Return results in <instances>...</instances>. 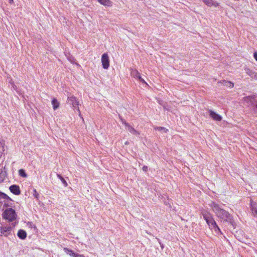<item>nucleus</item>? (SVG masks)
Listing matches in <instances>:
<instances>
[{"mask_svg": "<svg viewBox=\"0 0 257 257\" xmlns=\"http://www.w3.org/2000/svg\"><path fill=\"white\" fill-rule=\"evenodd\" d=\"M209 206L221 222H228L233 225L234 223L233 217L228 211L223 209L214 201L211 202Z\"/></svg>", "mask_w": 257, "mask_h": 257, "instance_id": "obj_1", "label": "nucleus"}, {"mask_svg": "<svg viewBox=\"0 0 257 257\" xmlns=\"http://www.w3.org/2000/svg\"><path fill=\"white\" fill-rule=\"evenodd\" d=\"M201 213L210 229L213 230L216 233H222L213 215L210 212L205 210H202L201 211Z\"/></svg>", "mask_w": 257, "mask_h": 257, "instance_id": "obj_2", "label": "nucleus"}, {"mask_svg": "<svg viewBox=\"0 0 257 257\" xmlns=\"http://www.w3.org/2000/svg\"><path fill=\"white\" fill-rule=\"evenodd\" d=\"M3 217L10 222H12L17 219V215L15 210L10 208L5 209L4 211Z\"/></svg>", "mask_w": 257, "mask_h": 257, "instance_id": "obj_3", "label": "nucleus"}, {"mask_svg": "<svg viewBox=\"0 0 257 257\" xmlns=\"http://www.w3.org/2000/svg\"><path fill=\"white\" fill-rule=\"evenodd\" d=\"M1 199H3L1 201V204L3 205V208H7L11 207L13 205V200L7 194L4 193L0 192Z\"/></svg>", "mask_w": 257, "mask_h": 257, "instance_id": "obj_4", "label": "nucleus"}, {"mask_svg": "<svg viewBox=\"0 0 257 257\" xmlns=\"http://www.w3.org/2000/svg\"><path fill=\"white\" fill-rule=\"evenodd\" d=\"M102 67L104 69H107L109 67V59L108 55L107 53L102 54L101 59Z\"/></svg>", "mask_w": 257, "mask_h": 257, "instance_id": "obj_5", "label": "nucleus"}, {"mask_svg": "<svg viewBox=\"0 0 257 257\" xmlns=\"http://www.w3.org/2000/svg\"><path fill=\"white\" fill-rule=\"evenodd\" d=\"M67 103L69 105H72L74 109L75 108H76V106H78L79 105V101L77 100V98L74 96L68 97L67 99Z\"/></svg>", "mask_w": 257, "mask_h": 257, "instance_id": "obj_6", "label": "nucleus"}, {"mask_svg": "<svg viewBox=\"0 0 257 257\" xmlns=\"http://www.w3.org/2000/svg\"><path fill=\"white\" fill-rule=\"evenodd\" d=\"M130 73L134 78L138 79L143 83L147 84L145 80L142 78L140 73L137 69H131Z\"/></svg>", "mask_w": 257, "mask_h": 257, "instance_id": "obj_7", "label": "nucleus"}, {"mask_svg": "<svg viewBox=\"0 0 257 257\" xmlns=\"http://www.w3.org/2000/svg\"><path fill=\"white\" fill-rule=\"evenodd\" d=\"M208 112L210 117L214 120L220 121L222 120L221 116L213 110L209 109L208 110Z\"/></svg>", "mask_w": 257, "mask_h": 257, "instance_id": "obj_8", "label": "nucleus"}, {"mask_svg": "<svg viewBox=\"0 0 257 257\" xmlns=\"http://www.w3.org/2000/svg\"><path fill=\"white\" fill-rule=\"evenodd\" d=\"M10 191L16 195L21 194V190L19 186L17 185H13L10 187Z\"/></svg>", "mask_w": 257, "mask_h": 257, "instance_id": "obj_9", "label": "nucleus"}, {"mask_svg": "<svg viewBox=\"0 0 257 257\" xmlns=\"http://www.w3.org/2000/svg\"><path fill=\"white\" fill-rule=\"evenodd\" d=\"M11 227H1L0 229L1 234L7 236L11 233Z\"/></svg>", "mask_w": 257, "mask_h": 257, "instance_id": "obj_10", "label": "nucleus"}, {"mask_svg": "<svg viewBox=\"0 0 257 257\" xmlns=\"http://www.w3.org/2000/svg\"><path fill=\"white\" fill-rule=\"evenodd\" d=\"M124 125L127 128L128 131H129L132 134L135 135H139L140 133L137 131L133 127L131 126L128 123L126 122H124Z\"/></svg>", "mask_w": 257, "mask_h": 257, "instance_id": "obj_11", "label": "nucleus"}, {"mask_svg": "<svg viewBox=\"0 0 257 257\" xmlns=\"http://www.w3.org/2000/svg\"><path fill=\"white\" fill-rule=\"evenodd\" d=\"M97 2L105 7H111L112 6V2L110 0H97Z\"/></svg>", "mask_w": 257, "mask_h": 257, "instance_id": "obj_12", "label": "nucleus"}, {"mask_svg": "<svg viewBox=\"0 0 257 257\" xmlns=\"http://www.w3.org/2000/svg\"><path fill=\"white\" fill-rule=\"evenodd\" d=\"M251 210L253 215L257 217V204L255 202L251 201Z\"/></svg>", "mask_w": 257, "mask_h": 257, "instance_id": "obj_13", "label": "nucleus"}, {"mask_svg": "<svg viewBox=\"0 0 257 257\" xmlns=\"http://www.w3.org/2000/svg\"><path fill=\"white\" fill-rule=\"evenodd\" d=\"M64 251H65V252H66L67 254H69L70 256L72 257H77V255H79V254L74 253L73 250L68 248H64Z\"/></svg>", "mask_w": 257, "mask_h": 257, "instance_id": "obj_14", "label": "nucleus"}, {"mask_svg": "<svg viewBox=\"0 0 257 257\" xmlns=\"http://www.w3.org/2000/svg\"><path fill=\"white\" fill-rule=\"evenodd\" d=\"M18 236L20 238L24 239L27 237V233L25 230L20 229L18 231Z\"/></svg>", "mask_w": 257, "mask_h": 257, "instance_id": "obj_15", "label": "nucleus"}, {"mask_svg": "<svg viewBox=\"0 0 257 257\" xmlns=\"http://www.w3.org/2000/svg\"><path fill=\"white\" fill-rule=\"evenodd\" d=\"M203 1L206 5L209 7L212 6L217 7L218 6V4L217 3L214 2L212 0H203Z\"/></svg>", "mask_w": 257, "mask_h": 257, "instance_id": "obj_16", "label": "nucleus"}, {"mask_svg": "<svg viewBox=\"0 0 257 257\" xmlns=\"http://www.w3.org/2000/svg\"><path fill=\"white\" fill-rule=\"evenodd\" d=\"M52 104L53 105V108L54 110H56V109H57L59 107V105H60L59 102H58V100L55 98L52 99Z\"/></svg>", "mask_w": 257, "mask_h": 257, "instance_id": "obj_17", "label": "nucleus"}, {"mask_svg": "<svg viewBox=\"0 0 257 257\" xmlns=\"http://www.w3.org/2000/svg\"><path fill=\"white\" fill-rule=\"evenodd\" d=\"M246 73L250 77H253L255 75V72L249 68L245 69Z\"/></svg>", "mask_w": 257, "mask_h": 257, "instance_id": "obj_18", "label": "nucleus"}, {"mask_svg": "<svg viewBox=\"0 0 257 257\" xmlns=\"http://www.w3.org/2000/svg\"><path fill=\"white\" fill-rule=\"evenodd\" d=\"M19 174L21 177H23L24 178H27V175L26 173L25 170L24 169H20L19 170Z\"/></svg>", "mask_w": 257, "mask_h": 257, "instance_id": "obj_19", "label": "nucleus"}, {"mask_svg": "<svg viewBox=\"0 0 257 257\" xmlns=\"http://www.w3.org/2000/svg\"><path fill=\"white\" fill-rule=\"evenodd\" d=\"M57 176H58V178L61 180V181H62V182L63 183L65 187L67 186L68 184H67V182L66 181V180L60 175H58Z\"/></svg>", "mask_w": 257, "mask_h": 257, "instance_id": "obj_20", "label": "nucleus"}, {"mask_svg": "<svg viewBox=\"0 0 257 257\" xmlns=\"http://www.w3.org/2000/svg\"><path fill=\"white\" fill-rule=\"evenodd\" d=\"M156 130H158V131H163L164 132H165V133H167L168 131V130L165 127H162V126H159V127H157L156 128Z\"/></svg>", "mask_w": 257, "mask_h": 257, "instance_id": "obj_21", "label": "nucleus"}, {"mask_svg": "<svg viewBox=\"0 0 257 257\" xmlns=\"http://www.w3.org/2000/svg\"><path fill=\"white\" fill-rule=\"evenodd\" d=\"M33 195L37 199H38V198L39 197V194L37 192V191L36 189H34V190H33Z\"/></svg>", "mask_w": 257, "mask_h": 257, "instance_id": "obj_22", "label": "nucleus"}, {"mask_svg": "<svg viewBox=\"0 0 257 257\" xmlns=\"http://www.w3.org/2000/svg\"><path fill=\"white\" fill-rule=\"evenodd\" d=\"M75 109H77V112H78V113H79V116H81V111H80V109H79V106H76V108H75Z\"/></svg>", "mask_w": 257, "mask_h": 257, "instance_id": "obj_23", "label": "nucleus"}, {"mask_svg": "<svg viewBox=\"0 0 257 257\" xmlns=\"http://www.w3.org/2000/svg\"><path fill=\"white\" fill-rule=\"evenodd\" d=\"M142 170L144 171H147L148 170V167L146 166H144L142 168Z\"/></svg>", "mask_w": 257, "mask_h": 257, "instance_id": "obj_24", "label": "nucleus"}, {"mask_svg": "<svg viewBox=\"0 0 257 257\" xmlns=\"http://www.w3.org/2000/svg\"><path fill=\"white\" fill-rule=\"evenodd\" d=\"M253 57L255 60L257 61V52H255L253 54Z\"/></svg>", "mask_w": 257, "mask_h": 257, "instance_id": "obj_25", "label": "nucleus"}, {"mask_svg": "<svg viewBox=\"0 0 257 257\" xmlns=\"http://www.w3.org/2000/svg\"><path fill=\"white\" fill-rule=\"evenodd\" d=\"M225 82H227L230 84V87H233L234 86V84L230 81H225Z\"/></svg>", "mask_w": 257, "mask_h": 257, "instance_id": "obj_26", "label": "nucleus"}, {"mask_svg": "<svg viewBox=\"0 0 257 257\" xmlns=\"http://www.w3.org/2000/svg\"><path fill=\"white\" fill-rule=\"evenodd\" d=\"M77 257H85V256L82 254H79V255H77Z\"/></svg>", "mask_w": 257, "mask_h": 257, "instance_id": "obj_27", "label": "nucleus"}, {"mask_svg": "<svg viewBox=\"0 0 257 257\" xmlns=\"http://www.w3.org/2000/svg\"><path fill=\"white\" fill-rule=\"evenodd\" d=\"M128 144H129V142L128 141H126L124 143V145H128Z\"/></svg>", "mask_w": 257, "mask_h": 257, "instance_id": "obj_28", "label": "nucleus"}, {"mask_svg": "<svg viewBox=\"0 0 257 257\" xmlns=\"http://www.w3.org/2000/svg\"><path fill=\"white\" fill-rule=\"evenodd\" d=\"M9 3L12 4L14 3V1L13 0H9Z\"/></svg>", "mask_w": 257, "mask_h": 257, "instance_id": "obj_29", "label": "nucleus"}, {"mask_svg": "<svg viewBox=\"0 0 257 257\" xmlns=\"http://www.w3.org/2000/svg\"><path fill=\"white\" fill-rule=\"evenodd\" d=\"M121 121H122V123L124 125V122H126V121L123 119H121Z\"/></svg>", "mask_w": 257, "mask_h": 257, "instance_id": "obj_30", "label": "nucleus"}, {"mask_svg": "<svg viewBox=\"0 0 257 257\" xmlns=\"http://www.w3.org/2000/svg\"><path fill=\"white\" fill-rule=\"evenodd\" d=\"M255 1H256V2H257V0H255Z\"/></svg>", "mask_w": 257, "mask_h": 257, "instance_id": "obj_31", "label": "nucleus"}]
</instances>
